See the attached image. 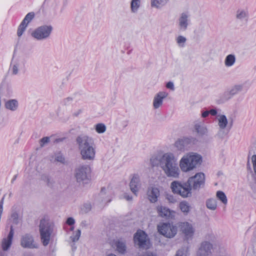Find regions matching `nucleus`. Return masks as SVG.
Masks as SVG:
<instances>
[{"label": "nucleus", "mask_w": 256, "mask_h": 256, "mask_svg": "<svg viewBox=\"0 0 256 256\" xmlns=\"http://www.w3.org/2000/svg\"><path fill=\"white\" fill-rule=\"evenodd\" d=\"M50 142V138L48 136H45L42 138L40 140V146L42 148L46 145L48 144Z\"/></svg>", "instance_id": "39"}, {"label": "nucleus", "mask_w": 256, "mask_h": 256, "mask_svg": "<svg viewBox=\"0 0 256 256\" xmlns=\"http://www.w3.org/2000/svg\"><path fill=\"white\" fill-rule=\"evenodd\" d=\"M190 22V16L186 13L182 12L178 19V26L180 30L186 31L188 27Z\"/></svg>", "instance_id": "14"}, {"label": "nucleus", "mask_w": 256, "mask_h": 256, "mask_svg": "<svg viewBox=\"0 0 256 256\" xmlns=\"http://www.w3.org/2000/svg\"><path fill=\"white\" fill-rule=\"evenodd\" d=\"M248 16V11L247 8H238L236 12V18L240 22H246Z\"/></svg>", "instance_id": "18"}, {"label": "nucleus", "mask_w": 256, "mask_h": 256, "mask_svg": "<svg viewBox=\"0 0 256 256\" xmlns=\"http://www.w3.org/2000/svg\"><path fill=\"white\" fill-rule=\"evenodd\" d=\"M80 234H81V232H80V230H78L76 232V233H75V234L73 236H72L70 237L71 239H72V240L73 242H76L78 241L79 238H80Z\"/></svg>", "instance_id": "41"}, {"label": "nucleus", "mask_w": 256, "mask_h": 256, "mask_svg": "<svg viewBox=\"0 0 256 256\" xmlns=\"http://www.w3.org/2000/svg\"><path fill=\"white\" fill-rule=\"evenodd\" d=\"M18 66L19 64L18 62L16 63V64H14L12 68V73L13 74H18Z\"/></svg>", "instance_id": "44"}, {"label": "nucleus", "mask_w": 256, "mask_h": 256, "mask_svg": "<svg viewBox=\"0 0 256 256\" xmlns=\"http://www.w3.org/2000/svg\"><path fill=\"white\" fill-rule=\"evenodd\" d=\"M81 112L82 110H79L76 112H74L73 114V115L74 116H78Z\"/></svg>", "instance_id": "55"}, {"label": "nucleus", "mask_w": 256, "mask_h": 256, "mask_svg": "<svg viewBox=\"0 0 256 256\" xmlns=\"http://www.w3.org/2000/svg\"><path fill=\"white\" fill-rule=\"evenodd\" d=\"M74 175L80 185L88 184L91 179V168L88 165L79 166L75 168Z\"/></svg>", "instance_id": "6"}, {"label": "nucleus", "mask_w": 256, "mask_h": 256, "mask_svg": "<svg viewBox=\"0 0 256 256\" xmlns=\"http://www.w3.org/2000/svg\"><path fill=\"white\" fill-rule=\"evenodd\" d=\"M146 256H156L153 254H148Z\"/></svg>", "instance_id": "56"}, {"label": "nucleus", "mask_w": 256, "mask_h": 256, "mask_svg": "<svg viewBox=\"0 0 256 256\" xmlns=\"http://www.w3.org/2000/svg\"><path fill=\"white\" fill-rule=\"evenodd\" d=\"M166 199L170 203H174L176 202V200L174 196L172 194H168L166 196Z\"/></svg>", "instance_id": "42"}, {"label": "nucleus", "mask_w": 256, "mask_h": 256, "mask_svg": "<svg viewBox=\"0 0 256 256\" xmlns=\"http://www.w3.org/2000/svg\"><path fill=\"white\" fill-rule=\"evenodd\" d=\"M218 126L222 129H224L228 126V122L226 116L224 114H218L217 116Z\"/></svg>", "instance_id": "23"}, {"label": "nucleus", "mask_w": 256, "mask_h": 256, "mask_svg": "<svg viewBox=\"0 0 256 256\" xmlns=\"http://www.w3.org/2000/svg\"><path fill=\"white\" fill-rule=\"evenodd\" d=\"M55 160L61 164H64L65 163V158L63 155L60 153H58L56 154Z\"/></svg>", "instance_id": "40"}, {"label": "nucleus", "mask_w": 256, "mask_h": 256, "mask_svg": "<svg viewBox=\"0 0 256 256\" xmlns=\"http://www.w3.org/2000/svg\"><path fill=\"white\" fill-rule=\"evenodd\" d=\"M179 208L182 212L188 214L190 210V207L187 202L182 201L180 203Z\"/></svg>", "instance_id": "30"}, {"label": "nucleus", "mask_w": 256, "mask_h": 256, "mask_svg": "<svg viewBox=\"0 0 256 256\" xmlns=\"http://www.w3.org/2000/svg\"><path fill=\"white\" fill-rule=\"evenodd\" d=\"M115 246L116 250L121 254H124L126 252V245L124 242L118 240L116 242Z\"/></svg>", "instance_id": "25"}, {"label": "nucleus", "mask_w": 256, "mask_h": 256, "mask_svg": "<svg viewBox=\"0 0 256 256\" xmlns=\"http://www.w3.org/2000/svg\"><path fill=\"white\" fill-rule=\"evenodd\" d=\"M156 210L159 216L166 218H169L172 216V212L168 208L158 206L156 207Z\"/></svg>", "instance_id": "19"}, {"label": "nucleus", "mask_w": 256, "mask_h": 256, "mask_svg": "<svg viewBox=\"0 0 256 256\" xmlns=\"http://www.w3.org/2000/svg\"><path fill=\"white\" fill-rule=\"evenodd\" d=\"M210 112V114L212 116H216L217 114V111L216 109H212L210 110H208Z\"/></svg>", "instance_id": "52"}, {"label": "nucleus", "mask_w": 256, "mask_h": 256, "mask_svg": "<svg viewBox=\"0 0 256 256\" xmlns=\"http://www.w3.org/2000/svg\"><path fill=\"white\" fill-rule=\"evenodd\" d=\"M186 41V38L182 36H179L176 38V43L180 48L184 46Z\"/></svg>", "instance_id": "36"}, {"label": "nucleus", "mask_w": 256, "mask_h": 256, "mask_svg": "<svg viewBox=\"0 0 256 256\" xmlns=\"http://www.w3.org/2000/svg\"><path fill=\"white\" fill-rule=\"evenodd\" d=\"M243 88V84H236L233 85L230 88L229 90L230 92L231 95L233 97L234 96L242 92Z\"/></svg>", "instance_id": "26"}, {"label": "nucleus", "mask_w": 256, "mask_h": 256, "mask_svg": "<svg viewBox=\"0 0 256 256\" xmlns=\"http://www.w3.org/2000/svg\"><path fill=\"white\" fill-rule=\"evenodd\" d=\"M140 186L141 184L139 176L138 175H134L130 182V190L136 196H137Z\"/></svg>", "instance_id": "16"}, {"label": "nucleus", "mask_w": 256, "mask_h": 256, "mask_svg": "<svg viewBox=\"0 0 256 256\" xmlns=\"http://www.w3.org/2000/svg\"><path fill=\"white\" fill-rule=\"evenodd\" d=\"M170 0H150V5L152 8L161 9L166 6Z\"/></svg>", "instance_id": "22"}, {"label": "nucleus", "mask_w": 256, "mask_h": 256, "mask_svg": "<svg viewBox=\"0 0 256 256\" xmlns=\"http://www.w3.org/2000/svg\"><path fill=\"white\" fill-rule=\"evenodd\" d=\"M40 180L49 188H52L54 186V180L48 175L46 174H42L40 177Z\"/></svg>", "instance_id": "24"}, {"label": "nucleus", "mask_w": 256, "mask_h": 256, "mask_svg": "<svg viewBox=\"0 0 256 256\" xmlns=\"http://www.w3.org/2000/svg\"><path fill=\"white\" fill-rule=\"evenodd\" d=\"M206 240H208L213 241L215 239V236L212 234H208L206 236Z\"/></svg>", "instance_id": "48"}, {"label": "nucleus", "mask_w": 256, "mask_h": 256, "mask_svg": "<svg viewBox=\"0 0 256 256\" xmlns=\"http://www.w3.org/2000/svg\"><path fill=\"white\" fill-rule=\"evenodd\" d=\"M20 245L24 248H37L38 244L34 242V238L30 234L23 235L20 240Z\"/></svg>", "instance_id": "11"}, {"label": "nucleus", "mask_w": 256, "mask_h": 256, "mask_svg": "<svg viewBox=\"0 0 256 256\" xmlns=\"http://www.w3.org/2000/svg\"><path fill=\"white\" fill-rule=\"evenodd\" d=\"M216 196L217 198L220 200L224 204H226L228 202V200L225 194L220 190L216 192Z\"/></svg>", "instance_id": "33"}, {"label": "nucleus", "mask_w": 256, "mask_h": 256, "mask_svg": "<svg viewBox=\"0 0 256 256\" xmlns=\"http://www.w3.org/2000/svg\"><path fill=\"white\" fill-rule=\"evenodd\" d=\"M236 61L235 55L230 54L228 55L224 60V65L226 67L232 66Z\"/></svg>", "instance_id": "27"}, {"label": "nucleus", "mask_w": 256, "mask_h": 256, "mask_svg": "<svg viewBox=\"0 0 256 256\" xmlns=\"http://www.w3.org/2000/svg\"><path fill=\"white\" fill-rule=\"evenodd\" d=\"M27 26V24L23 23L22 22L20 25L19 26L17 34L18 36H20L24 31L25 30Z\"/></svg>", "instance_id": "38"}, {"label": "nucleus", "mask_w": 256, "mask_h": 256, "mask_svg": "<svg viewBox=\"0 0 256 256\" xmlns=\"http://www.w3.org/2000/svg\"><path fill=\"white\" fill-rule=\"evenodd\" d=\"M189 250L188 246L182 247L180 249L178 250L175 256H188Z\"/></svg>", "instance_id": "34"}, {"label": "nucleus", "mask_w": 256, "mask_h": 256, "mask_svg": "<svg viewBox=\"0 0 256 256\" xmlns=\"http://www.w3.org/2000/svg\"><path fill=\"white\" fill-rule=\"evenodd\" d=\"M252 162L253 164L254 170L256 175V155L254 154L252 157Z\"/></svg>", "instance_id": "46"}, {"label": "nucleus", "mask_w": 256, "mask_h": 256, "mask_svg": "<svg viewBox=\"0 0 256 256\" xmlns=\"http://www.w3.org/2000/svg\"><path fill=\"white\" fill-rule=\"evenodd\" d=\"M189 139L186 138L178 140L175 142V146L180 150H182L184 149V144L188 142Z\"/></svg>", "instance_id": "32"}, {"label": "nucleus", "mask_w": 256, "mask_h": 256, "mask_svg": "<svg viewBox=\"0 0 256 256\" xmlns=\"http://www.w3.org/2000/svg\"><path fill=\"white\" fill-rule=\"evenodd\" d=\"M202 157L200 154L190 152L184 154L179 162V166L182 172H186L196 168L201 164Z\"/></svg>", "instance_id": "4"}, {"label": "nucleus", "mask_w": 256, "mask_h": 256, "mask_svg": "<svg viewBox=\"0 0 256 256\" xmlns=\"http://www.w3.org/2000/svg\"><path fill=\"white\" fill-rule=\"evenodd\" d=\"M52 29V26L50 25L40 26L32 33V36L37 40H46L50 37Z\"/></svg>", "instance_id": "7"}, {"label": "nucleus", "mask_w": 256, "mask_h": 256, "mask_svg": "<svg viewBox=\"0 0 256 256\" xmlns=\"http://www.w3.org/2000/svg\"><path fill=\"white\" fill-rule=\"evenodd\" d=\"M14 234V231L12 226H10V232L6 238H4L0 242V247L3 251H8L12 244V241Z\"/></svg>", "instance_id": "12"}, {"label": "nucleus", "mask_w": 256, "mask_h": 256, "mask_svg": "<svg viewBox=\"0 0 256 256\" xmlns=\"http://www.w3.org/2000/svg\"><path fill=\"white\" fill-rule=\"evenodd\" d=\"M181 231L187 238H192L194 232V228L192 224L188 222H181L180 224Z\"/></svg>", "instance_id": "13"}, {"label": "nucleus", "mask_w": 256, "mask_h": 256, "mask_svg": "<svg viewBox=\"0 0 256 256\" xmlns=\"http://www.w3.org/2000/svg\"><path fill=\"white\" fill-rule=\"evenodd\" d=\"M168 96V93L162 91L160 92L158 94H156L153 100V106L154 109H158L160 107L163 103V100L166 98Z\"/></svg>", "instance_id": "15"}, {"label": "nucleus", "mask_w": 256, "mask_h": 256, "mask_svg": "<svg viewBox=\"0 0 256 256\" xmlns=\"http://www.w3.org/2000/svg\"><path fill=\"white\" fill-rule=\"evenodd\" d=\"M205 177L202 172L196 174L188 178L185 182L174 181L170 184V188L173 193L180 196L183 198L191 197L192 190H198L204 184Z\"/></svg>", "instance_id": "1"}, {"label": "nucleus", "mask_w": 256, "mask_h": 256, "mask_svg": "<svg viewBox=\"0 0 256 256\" xmlns=\"http://www.w3.org/2000/svg\"><path fill=\"white\" fill-rule=\"evenodd\" d=\"M158 232L167 238L174 237L177 232V228L170 223H163L158 226Z\"/></svg>", "instance_id": "8"}, {"label": "nucleus", "mask_w": 256, "mask_h": 256, "mask_svg": "<svg viewBox=\"0 0 256 256\" xmlns=\"http://www.w3.org/2000/svg\"><path fill=\"white\" fill-rule=\"evenodd\" d=\"M147 235L142 230H138L134 236V240L136 245L139 248H148V242L146 240Z\"/></svg>", "instance_id": "10"}, {"label": "nucleus", "mask_w": 256, "mask_h": 256, "mask_svg": "<svg viewBox=\"0 0 256 256\" xmlns=\"http://www.w3.org/2000/svg\"><path fill=\"white\" fill-rule=\"evenodd\" d=\"M106 190V189L104 188H102V190H101L100 192V195L101 196H102L105 194Z\"/></svg>", "instance_id": "54"}, {"label": "nucleus", "mask_w": 256, "mask_h": 256, "mask_svg": "<svg viewBox=\"0 0 256 256\" xmlns=\"http://www.w3.org/2000/svg\"><path fill=\"white\" fill-rule=\"evenodd\" d=\"M232 122L231 120V121L230 122V126H232Z\"/></svg>", "instance_id": "60"}, {"label": "nucleus", "mask_w": 256, "mask_h": 256, "mask_svg": "<svg viewBox=\"0 0 256 256\" xmlns=\"http://www.w3.org/2000/svg\"><path fill=\"white\" fill-rule=\"evenodd\" d=\"M95 130L98 134H103L106 130V126L102 123H98L95 126Z\"/></svg>", "instance_id": "35"}, {"label": "nucleus", "mask_w": 256, "mask_h": 256, "mask_svg": "<svg viewBox=\"0 0 256 256\" xmlns=\"http://www.w3.org/2000/svg\"><path fill=\"white\" fill-rule=\"evenodd\" d=\"M110 200H108L106 201V202H110Z\"/></svg>", "instance_id": "61"}, {"label": "nucleus", "mask_w": 256, "mask_h": 256, "mask_svg": "<svg viewBox=\"0 0 256 256\" xmlns=\"http://www.w3.org/2000/svg\"><path fill=\"white\" fill-rule=\"evenodd\" d=\"M4 106L11 111H16L18 106V101L16 99L9 100L5 102Z\"/></svg>", "instance_id": "21"}, {"label": "nucleus", "mask_w": 256, "mask_h": 256, "mask_svg": "<svg viewBox=\"0 0 256 256\" xmlns=\"http://www.w3.org/2000/svg\"><path fill=\"white\" fill-rule=\"evenodd\" d=\"M39 231L41 242L44 246L48 244L53 232V226L48 220L42 218L40 220Z\"/></svg>", "instance_id": "5"}, {"label": "nucleus", "mask_w": 256, "mask_h": 256, "mask_svg": "<svg viewBox=\"0 0 256 256\" xmlns=\"http://www.w3.org/2000/svg\"><path fill=\"white\" fill-rule=\"evenodd\" d=\"M213 246L207 240L202 242L196 252V256H212Z\"/></svg>", "instance_id": "9"}, {"label": "nucleus", "mask_w": 256, "mask_h": 256, "mask_svg": "<svg viewBox=\"0 0 256 256\" xmlns=\"http://www.w3.org/2000/svg\"><path fill=\"white\" fill-rule=\"evenodd\" d=\"M4 256V254L3 252H2V251L0 252V256Z\"/></svg>", "instance_id": "58"}, {"label": "nucleus", "mask_w": 256, "mask_h": 256, "mask_svg": "<svg viewBox=\"0 0 256 256\" xmlns=\"http://www.w3.org/2000/svg\"><path fill=\"white\" fill-rule=\"evenodd\" d=\"M122 198L126 200L128 202L132 200V196L128 193H124L122 196Z\"/></svg>", "instance_id": "45"}, {"label": "nucleus", "mask_w": 256, "mask_h": 256, "mask_svg": "<svg viewBox=\"0 0 256 256\" xmlns=\"http://www.w3.org/2000/svg\"><path fill=\"white\" fill-rule=\"evenodd\" d=\"M76 142L82 160H92L94 159L96 150L92 138L81 134L76 138Z\"/></svg>", "instance_id": "3"}, {"label": "nucleus", "mask_w": 256, "mask_h": 256, "mask_svg": "<svg viewBox=\"0 0 256 256\" xmlns=\"http://www.w3.org/2000/svg\"><path fill=\"white\" fill-rule=\"evenodd\" d=\"M108 256H116L114 254H108Z\"/></svg>", "instance_id": "59"}, {"label": "nucleus", "mask_w": 256, "mask_h": 256, "mask_svg": "<svg viewBox=\"0 0 256 256\" xmlns=\"http://www.w3.org/2000/svg\"><path fill=\"white\" fill-rule=\"evenodd\" d=\"M160 195V190L157 188L152 187L148 190V198L151 203L156 202Z\"/></svg>", "instance_id": "17"}, {"label": "nucleus", "mask_w": 256, "mask_h": 256, "mask_svg": "<svg viewBox=\"0 0 256 256\" xmlns=\"http://www.w3.org/2000/svg\"><path fill=\"white\" fill-rule=\"evenodd\" d=\"M34 14L33 12L28 13L22 21L23 23L28 24L34 18Z\"/></svg>", "instance_id": "37"}, {"label": "nucleus", "mask_w": 256, "mask_h": 256, "mask_svg": "<svg viewBox=\"0 0 256 256\" xmlns=\"http://www.w3.org/2000/svg\"><path fill=\"white\" fill-rule=\"evenodd\" d=\"M140 6V0H132L130 10L132 13H136Z\"/></svg>", "instance_id": "29"}, {"label": "nucleus", "mask_w": 256, "mask_h": 256, "mask_svg": "<svg viewBox=\"0 0 256 256\" xmlns=\"http://www.w3.org/2000/svg\"><path fill=\"white\" fill-rule=\"evenodd\" d=\"M210 114V112L208 110H206L205 112H204L202 113V118H206L207 117L208 114Z\"/></svg>", "instance_id": "53"}, {"label": "nucleus", "mask_w": 256, "mask_h": 256, "mask_svg": "<svg viewBox=\"0 0 256 256\" xmlns=\"http://www.w3.org/2000/svg\"><path fill=\"white\" fill-rule=\"evenodd\" d=\"M74 220L72 217L68 218L66 220V224L69 226L74 224Z\"/></svg>", "instance_id": "49"}, {"label": "nucleus", "mask_w": 256, "mask_h": 256, "mask_svg": "<svg viewBox=\"0 0 256 256\" xmlns=\"http://www.w3.org/2000/svg\"><path fill=\"white\" fill-rule=\"evenodd\" d=\"M12 218L13 219L14 222L15 223L18 222V214L16 212H14L12 214Z\"/></svg>", "instance_id": "51"}, {"label": "nucleus", "mask_w": 256, "mask_h": 256, "mask_svg": "<svg viewBox=\"0 0 256 256\" xmlns=\"http://www.w3.org/2000/svg\"><path fill=\"white\" fill-rule=\"evenodd\" d=\"M166 86L168 88H170L172 90H174V83L172 82H169L166 84Z\"/></svg>", "instance_id": "50"}, {"label": "nucleus", "mask_w": 256, "mask_h": 256, "mask_svg": "<svg viewBox=\"0 0 256 256\" xmlns=\"http://www.w3.org/2000/svg\"><path fill=\"white\" fill-rule=\"evenodd\" d=\"M72 101V98L71 97H68L63 100V102L64 105H68Z\"/></svg>", "instance_id": "47"}, {"label": "nucleus", "mask_w": 256, "mask_h": 256, "mask_svg": "<svg viewBox=\"0 0 256 256\" xmlns=\"http://www.w3.org/2000/svg\"><path fill=\"white\" fill-rule=\"evenodd\" d=\"M194 128L196 132L200 136L206 135L208 134V129L202 122L196 124Z\"/></svg>", "instance_id": "20"}, {"label": "nucleus", "mask_w": 256, "mask_h": 256, "mask_svg": "<svg viewBox=\"0 0 256 256\" xmlns=\"http://www.w3.org/2000/svg\"><path fill=\"white\" fill-rule=\"evenodd\" d=\"M91 209V205L90 204H86L84 205L82 211L85 213L88 212Z\"/></svg>", "instance_id": "43"}, {"label": "nucleus", "mask_w": 256, "mask_h": 256, "mask_svg": "<svg viewBox=\"0 0 256 256\" xmlns=\"http://www.w3.org/2000/svg\"><path fill=\"white\" fill-rule=\"evenodd\" d=\"M232 98L229 89L226 90L220 96L218 100V104H222L230 100Z\"/></svg>", "instance_id": "28"}, {"label": "nucleus", "mask_w": 256, "mask_h": 256, "mask_svg": "<svg viewBox=\"0 0 256 256\" xmlns=\"http://www.w3.org/2000/svg\"><path fill=\"white\" fill-rule=\"evenodd\" d=\"M206 206L210 210H215L217 208V202L214 198L208 199L206 202Z\"/></svg>", "instance_id": "31"}, {"label": "nucleus", "mask_w": 256, "mask_h": 256, "mask_svg": "<svg viewBox=\"0 0 256 256\" xmlns=\"http://www.w3.org/2000/svg\"><path fill=\"white\" fill-rule=\"evenodd\" d=\"M16 176H14V178H12V182H13L14 180L16 179Z\"/></svg>", "instance_id": "57"}, {"label": "nucleus", "mask_w": 256, "mask_h": 256, "mask_svg": "<svg viewBox=\"0 0 256 256\" xmlns=\"http://www.w3.org/2000/svg\"><path fill=\"white\" fill-rule=\"evenodd\" d=\"M159 166L167 177L178 178L180 174L178 158L173 153L164 154L159 159Z\"/></svg>", "instance_id": "2"}]
</instances>
